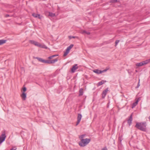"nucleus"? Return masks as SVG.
<instances>
[{"label": "nucleus", "instance_id": "18", "mask_svg": "<svg viewBox=\"0 0 150 150\" xmlns=\"http://www.w3.org/2000/svg\"><path fill=\"white\" fill-rule=\"evenodd\" d=\"M143 62L144 64V65H145L150 62V59H149L146 60L145 61H143Z\"/></svg>", "mask_w": 150, "mask_h": 150}, {"label": "nucleus", "instance_id": "37", "mask_svg": "<svg viewBox=\"0 0 150 150\" xmlns=\"http://www.w3.org/2000/svg\"><path fill=\"white\" fill-rule=\"evenodd\" d=\"M102 150H105V149H103Z\"/></svg>", "mask_w": 150, "mask_h": 150}, {"label": "nucleus", "instance_id": "12", "mask_svg": "<svg viewBox=\"0 0 150 150\" xmlns=\"http://www.w3.org/2000/svg\"><path fill=\"white\" fill-rule=\"evenodd\" d=\"M58 59L56 58L52 60H49V64L54 63L58 61Z\"/></svg>", "mask_w": 150, "mask_h": 150}, {"label": "nucleus", "instance_id": "1", "mask_svg": "<svg viewBox=\"0 0 150 150\" xmlns=\"http://www.w3.org/2000/svg\"><path fill=\"white\" fill-rule=\"evenodd\" d=\"M146 122H137L135 125V127L141 131H145L146 130Z\"/></svg>", "mask_w": 150, "mask_h": 150}, {"label": "nucleus", "instance_id": "25", "mask_svg": "<svg viewBox=\"0 0 150 150\" xmlns=\"http://www.w3.org/2000/svg\"><path fill=\"white\" fill-rule=\"evenodd\" d=\"M58 56V55L57 54H55L52 55L51 56H50L48 57V58L49 59H52L53 57H56V56Z\"/></svg>", "mask_w": 150, "mask_h": 150}, {"label": "nucleus", "instance_id": "32", "mask_svg": "<svg viewBox=\"0 0 150 150\" xmlns=\"http://www.w3.org/2000/svg\"><path fill=\"white\" fill-rule=\"evenodd\" d=\"M107 70H108V69H105L101 71V73L105 72V71H107Z\"/></svg>", "mask_w": 150, "mask_h": 150}, {"label": "nucleus", "instance_id": "10", "mask_svg": "<svg viewBox=\"0 0 150 150\" xmlns=\"http://www.w3.org/2000/svg\"><path fill=\"white\" fill-rule=\"evenodd\" d=\"M108 91V88L105 90L103 91L102 93V97L103 98H104L106 95L107 92Z\"/></svg>", "mask_w": 150, "mask_h": 150}, {"label": "nucleus", "instance_id": "36", "mask_svg": "<svg viewBox=\"0 0 150 150\" xmlns=\"http://www.w3.org/2000/svg\"><path fill=\"white\" fill-rule=\"evenodd\" d=\"M149 120H150V116H149Z\"/></svg>", "mask_w": 150, "mask_h": 150}, {"label": "nucleus", "instance_id": "20", "mask_svg": "<svg viewBox=\"0 0 150 150\" xmlns=\"http://www.w3.org/2000/svg\"><path fill=\"white\" fill-rule=\"evenodd\" d=\"M106 82V81H103V80H102V81H100L98 83V86H100V85H102L104 83V82Z\"/></svg>", "mask_w": 150, "mask_h": 150}, {"label": "nucleus", "instance_id": "22", "mask_svg": "<svg viewBox=\"0 0 150 150\" xmlns=\"http://www.w3.org/2000/svg\"><path fill=\"white\" fill-rule=\"evenodd\" d=\"M49 15L51 17H54L55 16V14L51 12H49Z\"/></svg>", "mask_w": 150, "mask_h": 150}, {"label": "nucleus", "instance_id": "29", "mask_svg": "<svg viewBox=\"0 0 150 150\" xmlns=\"http://www.w3.org/2000/svg\"><path fill=\"white\" fill-rule=\"evenodd\" d=\"M139 82H140V79H139V82L138 83V84L137 85V86L136 87V88H137L139 87L140 86V84H139Z\"/></svg>", "mask_w": 150, "mask_h": 150}, {"label": "nucleus", "instance_id": "5", "mask_svg": "<svg viewBox=\"0 0 150 150\" xmlns=\"http://www.w3.org/2000/svg\"><path fill=\"white\" fill-rule=\"evenodd\" d=\"M6 136L5 135V133L2 134L0 137V143H1L5 140L6 138Z\"/></svg>", "mask_w": 150, "mask_h": 150}, {"label": "nucleus", "instance_id": "3", "mask_svg": "<svg viewBox=\"0 0 150 150\" xmlns=\"http://www.w3.org/2000/svg\"><path fill=\"white\" fill-rule=\"evenodd\" d=\"M29 41L31 44H33L35 45L38 47L45 49L47 48V47L45 45H42L37 42L33 40H30Z\"/></svg>", "mask_w": 150, "mask_h": 150}, {"label": "nucleus", "instance_id": "33", "mask_svg": "<svg viewBox=\"0 0 150 150\" xmlns=\"http://www.w3.org/2000/svg\"><path fill=\"white\" fill-rule=\"evenodd\" d=\"M119 140L121 142L122 140V138L120 137H119Z\"/></svg>", "mask_w": 150, "mask_h": 150}, {"label": "nucleus", "instance_id": "17", "mask_svg": "<svg viewBox=\"0 0 150 150\" xmlns=\"http://www.w3.org/2000/svg\"><path fill=\"white\" fill-rule=\"evenodd\" d=\"M81 33L83 34H86L88 35H89L90 34V33L89 32L86 31L85 30L82 31Z\"/></svg>", "mask_w": 150, "mask_h": 150}, {"label": "nucleus", "instance_id": "30", "mask_svg": "<svg viewBox=\"0 0 150 150\" xmlns=\"http://www.w3.org/2000/svg\"><path fill=\"white\" fill-rule=\"evenodd\" d=\"M76 37H75V36H69V39H71V38H75Z\"/></svg>", "mask_w": 150, "mask_h": 150}, {"label": "nucleus", "instance_id": "31", "mask_svg": "<svg viewBox=\"0 0 150 150\" xmlns=\"http://www.w3.org/2000/svg\"><path fill=\"white\" fill-rule=\"evenodd\" d=\"M23 92H24L26 91V88L25 87H24L23 88Z\"/></svg>", "mask_w": 150, "mask_h": 150}, {"label": "nucleus", "instance_id": "28", "mask_svg": "<svg viewBox=\"0 0 150 150\" xmlns=\"http://www.w3.org/2000/svg\"><path fill=\"white\" fill-rule=\"evenodd\" d=\"M120 40H116L115 42V46H116L117 45V44L119 42Z\"/></svg>", "mask_w": 150, "mask_h": 150}, {"label": "nucleus", "instance_id": "35", "mask_svg": "<svg viewBox=\"0 0 150 150\" xmlns=\"http://www.w3.org/2000/svg\"><path fill=\"white\" fill-rule=\"evenodd\" d=\"M10 150H15V149H13V148L11 149Z\"/></svg>", "mask_w": 150, "mask_h": 150}, {"label": "nucleus", "instance_id": "34", "mask_svg": "<svg viewBox=\"0 0 150 150\" xmlns=\"http://www.w3.org/2000/svg\"><path fill=\"white\" fill-rule=\"evenodd\" d=\"M9 16V15L8 14H7V15H6V16H5V17H8V16Z\"/></svg>", "mask_w": 150, "mask_h": 150}, {"label": "nucleus", "instance_id": "4", "mask_svg": "<svg viewBox=\"0 0 150 150\" xmlns=\"http://www.w3.org/2000/svg\"><path fill=\"white\" fill-rule=\"evenodd\" d=\"M73 46L74 45L73 44H71L67 48L66 51L64 52V56H66L69 53L70 50Z\"/></svg>", "mask_w": 150, "mask_h": 150}, {"label": "nucleus", "instance_id": "9", "mask_svg": "<svg viewBox=\"0 0 150 150\" xmlns=\"http://www.w3.org/2000/svg\"><path fill=\"white\" fill-rule=\"evenodd\" d=\"M132 120V114L129 117V119L127 120V123L129 125V126L130 125Z\"/></svg>", "mask_w": 150, "mask_h": 150}, {"label": "nucleus", "instance_id": "7", "mask_svg": "<svg viewBox=\"0 0 150 150\" xmlns=\"http://www.w3.org/2000/svg\"><path fill=\"white\" fill-rule=\"evenodd\" d=\"M141 100L140 97H139L138 98V99L132 105V108H134L138 104L139 101Z\"/></svg>", "mask_w": 150, "mask_h": 150}, {"label": "nucleus", "instance_id": "15", "mask_svg": "<svg viewBox=\"0 0 150 150\" xmlns=\"http://www.w3.org/2000/svg\"><path fill=\"white\" fill-rule=\"evenodd\" d=\"M93 71L94 72L97 74H99L102 73L101 70H99L97 69H95V70H93Z\"/></svg>", "mask_w": 150, "mask_h": 150}, {"label": "nucleus", "instance_id": "24", "mask_svg": "<svg viewBox=\"0 0 150 150\" xmlns=\"http://www.w3.org/2000/svg\"><path fill=\"white\" fill-rule=\"evenodd\" d=\"M118 2L117 0H112L109 1L110 3H115Z\"/></svg>", "mask_w": 150, "mask_h": 150}, {"label": "nucleus", "instance_id": "27", "mask_svg": "<svg viewBox=\"0 0 150 150\" xmlns=\"http://www.w3.org/2000/svg\"><path fill=\"white\" fill-rule=\"evenodd\" d=\"M36 59H38V60L40 62H42V59L41 58H39V57H36L35 58Z\"/></svg>", "mask_w": 150, "mask_h": 150}, {"label": "nucleus", "instance_id": "21", "mask_svg": "<svg viewBox=\"0 0 150 150\" xmlns=\"http://www.w3.org/2000/svg\"><path fill=\"white\" fill-rule=\"evenodd\" d=\"M6 41V40H0V45H1L5 43Z\"/></svg>", "mask_w": 150, "mask_h": 150}, {"label": "nucleus", "instance_id": "2", "mask_svg": "<svg viewBox=\"0 0 150 150\" xmlns=\"http://www.w3.org/2000/svg\"><path fill=\"white\" fill-rule=\"evenodd\" d=\"M90 141L91 139H90L86 138L84 139H81L79 144L80 146L84 147L88 144Z\"/></svg>", "mask_w": 150, "mask_h": 150}, {"label": "nucleus", "instance_id": "26", "mask_svg": "<svg viewBox=\"0 0 150 150\" xmlns=\"http://www.w3.org/2000/svg\"><path fill=\"white\" fill-rule=\"evenodd\" d=\"M85 136L86 135L85 134H83L80 136L79 138L81 139H81H83V138H84Z\"/></svg>", "mask_w": 150, "mask_h": 150}, {"label": "nucleus", "instance_id": "23", "mask_svg": "<svg viewBox=\"0 0 150 150\" xmlns=\"http://www.w3.org/2000/svg\"><path fill=\"white\" fill-rule=\"evenodd\" d=\"M42 62L43 63H46L49 64V60H45L42 59Z\"/></svg>", "mask_w": 150, "mask_h": 150}, {"label": "nucleus", "instance_id": "14", "mask_svg": "<svg viewBox=\"0 0 150 150\" xmlns=\"http://www.w3.org/2000/svg\"><path fill=\"white\" fill-rule=\"evenodd\" d=\"M21 96L23 100H25L26 99V93L24 92H23L22 94L21 95Z\"/></svg>", "mask_w": 150, "mask_h": 150}, {"label": "nucleus", "instance_id": "13", "mask_svg": "<svg viewBox=\"0 0 150 150\" xmlns=\"http://www.w3.org/2000/svg\"><path fill=\"white\" fill-rule=\"evenodd\" d=\"M58 59L56 58L52 60H49V64L54 63L58 61Z\"/></svg>", "mask_w": 150, "mask_h": 150}, {"label": "nucleus", "instance_id": "16", "mask_svg": "<svg viewBox=\"0 0 150 150\" xmlns=\"http://www.w3.org/2000/svg\"><path fill=\"white\" fill-rule=\"evenodd\" d=\"M136 66L138 67H140L144 65V64L143 63V62H140V63H137L136 64Z\"/></svg>", "mask_w": 150, "mask_h": 150}, {"label": "nucleus", "instance_id": "8", "mask_svg": "<svg viewBox=\"0 0 150 150\" xmlns=\"http://www.w3.org/2000/svg\"><path fill=\"white\" fill-rule=\"evenodd\" d=\"M78 68L77 64H75L72 67L71 69V71L72 73L75 72V70Z\"/></svg>", "mask_w": 150, "mask_h": 150}, {"label": "nucleus", "instance_id": "6", "mask_svg": "<svg viewBox=\"0 0 150 150\" xmlns=\"http://www.w3.org/2000/svg\"><path fill=\"white\" fill-rule=\"evenodd\" d=\"M82 117V116L81 114H78L77 117V120L76 123V126L81 121V119Z\"/></svg>", "mask_w": 150, "mask_h": 150}, {"label": "nucleus", "instance_id": "19", "mask_svg": "<svg viewBox=\"0 0 150 150\" xmlns=\"http://www.w3.org/2000/svg\"><path fill=\"white\" fill-rule=\"evenodd\" d=\"M83 94V89L82 88H81L79 91V95L80 96H82Z\"/></svg>", "mask_w": 150, "mask_h": 150}, {"label": "nucleus", "instance_id": "11", "mask_svg": "<svg viewBox=\"0 0 150 150\" xmlns=\"http://www.w3.org/2000/svg\"><path fill=\"white\" fill-rule=\"evenodd\" d=\"M32 15L34 17L38 18L40 19H41L42 18V16H40V14L35 13H33L32 14Z\"/></svg>", "mask_w": 150, "mask_h": 150}]
</instances>
